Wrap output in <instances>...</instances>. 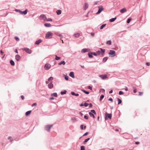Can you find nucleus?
I'll list each match as a JSON object with an SVG mask.
<instances>
[{
	"mask_svg": "<svg viewBox=\"0 0 150 150\" xmlns=\"http://www.w3.org/2000/svg\"><path fill=\"white\" fill-rule=\"evenodd\" d=\"M53 33L51 32H48L45 34V38L46 39H50L52 38Z\"/></svg>",
	"mask_w": 150,
	"mask_h": 150,
	"instance_id": "1",
	"label": "nucleus"
},
{
	"mask_svg": "<svg viewBox=\"0 0 150 150\" xmlns=\"http://www.w3.org/2000/svg\"><path fill=\"white\" fill-rule=\"evenodd\" d=\"M53 126L52 125H48L45 127V129L47 131L50 132V129Z\"/></svg>",
	"mask_w": 150,
	"mask_h": 150,
	"instance_id": "2",
	"label": "nucleus"
},
{
	"mask_svg": "<svg viewBox=\"0 0 150 150\" xmlns=\"http://www.w3.org/2000/svg\"><path fill=\"white\" fill-rule=\"evenodd\" d=\"M22 49L23 50L25 51L26 52L29 54H30L31 53V50L28 48L24 47Z\"/></svg>",
	"mask_w": 150,
	"mask_h": 150,
	"instance_id": "3",
	"label": "nucleus"
},
{
	"mask_svg": "<svg viewBox=\"0 0 150 150\" xmlns=\"http://www.w3.org/2000/svg\"><path fill=\"white\" fill-rule=\"evenodd\" d=\"M51 67V65L49 64H46L44 66V69L46 70H49Z\"/></svg>",
	"mask_w": 150,
	"mask_h": 150,
	"instance_id": "4",
	"label": "nucleus"
},
{
	"mask_svg": "<svg viewBox=\"0 0 150 150\" xmlns=\"http://www.w3.org/2000/svg\"><path fill=\"white\" fill-rule=\"evenodd\" d=\"M99 8L96 14H99L103 10V8L102 6H98Z\"/></svg>",
	"mask_w": 150,
	"mask_h": 150,
	"instance_id": "5",
	"label": "nucleus"
},
{
	"mask_svg": "<svg viewBox=\"0 0 150 150\" xmlns=\"http://www.w3.org/2000/svg\"><path fill=\"white\" fill-rule=\"evenodd\" d=\"M40 19L41 20H43L44 21H46L47 17L44 14H42L40 16Z\"/></svg>",
	"mask_w": 150,
	"mask_h": 150,
	"instance_id": "6",
	"label": "nucleus"
},
{
	"mask_svg": "<svg viewBox=\"0 0 150 150\" xmlns=\"http://www.w3.org/2000/svg\"><path fill=\"white\" fill-rule=\"evenodd\" d=\"M99 76L102 79H104L108 78L107 75L106 74L100 75Z\"/></svg>",
	"mask_w": 150,
	"mask_h": 150,
	"instance_id": "7",
	"label": "nucleus"
},
{
	"mask_svg": "<svg viewBox=\"0 0 150 150\" xmlns=\"http://www.w3.org/2000/svg\"><path fill=\"white\" fill-rule=\"evenodd\" d=\"M115 51L113 50H110V52H109L108 54L109 55H113V57H114L115 56Z\"/></svg>",
	"mask_w": 150,
	"mask_h": 150,
	"instance_id": "8",
	"label": "nucleus"
},
{
	"mask_svg": "<svg viewBox=\"0 0 150 150\" xmlns=\"http://www.w3.org/2000/svg\"><path fill=\"white\" fill-rule=\"evenodd\" d=\"M90 49L88 48L83 49L81 50V52L82 53H85L88 52L90 50Z\"/></svg>",
	"mask_w": 150,
	"mask_h": 150,
	"instance_id": "9",
	"label": "nucleus"
},
{
	"mask_svg": "<svg viewBox=\"0 0 150 150\" xmlns=\"http://www.w3.org/2000/svg\"><path fill=\"white\" fill-rule=\"evenodd\" d=\"M21 57L19 55L17 54L16 55L15 59L17 61H20L21 59Z\"/></svg>",
	"mask_w": 150,
	"mask_h": 150,
	"instance_id": "10",
	"label": "nucleus"
},
{
	"mask_svg": "<svg viewBox=\"0 0 150 150\" xmlns=\"http://www.w3.org/2000/svg\"><path fill=\"white\" fill-rule=\"evenodd\" d=\"M106 115V117H107L108 119H111L112 117V115L111 114H107Z\"/></svg>",
	"mask_w": 150,
	"mask_h": 150,
	"instance_id": "11",
	"label": "nucleus"
},
{
	"mask_svg": "<svg viewBox=\"0 0 150 150\" xmlns=\"http://www.w3.org/2000/svg\"><path fill=\"white\" fill-rule=\"evenodd\" d=\"M27 10L26 9L25 11H21L20 13L21 14H24V15H26L27 14Z\"/></svg>",
	"mask_w": 150,
	"mask_h": 150,
	"instance_id": "12",
	"label": "nucleus"
},
{
	"mask_svg": "<svg viewBox=\"0 0 150 150\" xmlns=\"http://www.w3.org/2000/svg\"><path fill=\"white\" fill-rule=\"evenodd\" d=\"M127 11V10L125 8H123L121 9L120 10V11L121 13H123Z\"/></svg>",
	"mask_w": 150,
	"mask_h": 150,
	"instance_id": "13",
	"label": "nucleus"
},
{
	"mask_svg": "<svg viewBox=\"0 0 150 150\" xmlns=\"http://www.w3.org/2000/svg\"><path fill=\"white\" fill-rule=\"evenodd\" d=\"M53 86V84L52 83H50L48 84V87L50 89H52Z\"/></svg>",
	"mask_w": 150,
	"mask_h": 150,
	"instance_id": "14",
	"label": "nucleus"
},
{
	"mask_svg": "<svg viewBox=\"0 0 150 150\" xmlns=\"http://www.w3.org/2000/svg\"><path fill=\"white\" fill-rule=\"evenodd\" d=\"M44 25L45 27H49L52 26V25L49 23H45L44 24Z\"/></svg>",
	"mask_w": 150,
	"mask_h": 150,
	"instance_id": "15",
	"label": "nucleus"
},
{
	"mask_svg": "<svg viewBox=\"0 0 150 150\" xmlns=\"http://www.w3.org/2000/svg\"><path fill=\"white\" fill-rule=\"evenodd\" d=\"M42 42V40L40 39L38 40H37L35 42V44L36 45H38L40 43Z\"/></svg>",
	"mask_w": 150,
	"mask_h": 150,
	"instance_id": "16",
	"label": "nucleus"
},
{
	"mask_svg": "<svg viewBox=\"0 0 150 150\" xmlns=\"http://www.w3.org/2000/svg\"><path fill=\"white\" fill-rule=\"evenodd\" d=\"M69 75L71 77L74 78V74L73 72H71L69 74Z\"/></svg>",
	"mask_w": 150,
	"mask_h": 150,
	"instance_id": "17",
	"label": "nucleus"
},
{
	"mask_svg": "<svg viewBox=\"0 0 150 150\" xmlns=\"http://www.w3.org/2000/svg\"><path fill=\"white\" fill-rule=\"evenodd\" d=\"M71 94L73 96H78L79 95V94L78 93H75L74 92H71Z\"/></svg>",
	"mask_w": 150,
	"mask_h": 150,
	"instance_id": "18",
	"label": "nucleus"
},
{
	"mask_svg": "<svg viewBox=\"0 0 150 150\" xmlns=\"http://www.w3.org/2000/svg\"><path fill=\"white\" fill-rule=\"evenodd\" d=\"M88 4L86 3H85V4L84 6V9L85 10H86L88 8Z\"/></svg>",
	"mask_w": 150,
	"mask_h": 150,
	"instance_id": "19",
	"label": "nucleus"
},
{
	"mask_svg": "<svg viewBox=\"0 0 150 150\" xmlns=\"http://www.w3.org/2000/svg\"><path fill=\"white\" fill-rule=\"evenodd\" d=\"M74 36L76 38H78L80 36V34L78 33L74 34Z\"/></svg>",
	"mask_w": 150,
	"mask_h": 150,
	"instance_id": "20",
	"label": "nucleus"
},
{
	"mask_svg": "<svg viewBox=\"0 0 150 150\" xmlns=\"http://www.w3.org/2000/svg\"><path fill=\"white\" fill-rule=\"evenodd\" d=\"M31 112V110H29V111H27L25 113V115L26 116H27L28 115H30V114Z\"/></svg>",
	"mask_w": 150,
	"mask_h": 150,
	"instance_id": "21",
	"label": "nucleus"
},
{
	"mask_svg": "<svg viewBox=\"0 0 150 150\" xmlns=\"http://www.w3.org/2000/svg\"><path fill=\"white\" fill-rule=\"evenodd\" d=\"M65 62L64 61H63L60 62L58 63V64L59 65H61V64L65 65Z\"/></svg>",
	"mask_w": 150,
	"mask_h": 150,
	"instance_id": "22",
	"label": "nucleus"
},
{
	"mask_svg": "<svg viewBox=\"0 0 150 150\" xmlns=\"http://www.w3.org/2000/svg\"><path fill=\"white\" fill-rule=\"evenodd\" d=\"M116 17H115L114 18H112L109 20V21H110V22H113L114 21L116 20Z\"/></svg>",
	"mask_w": 150,
	"mask_h": 150,
	"instance_id": "23",
	"label": "nucleus"
},
{
	"mask_svg": "<svg viewBox=\"0 0 150 150\" xmlns=\"http://www.w3.org/2000/svg\"><path fill=\"white\" fill-rule=\"evenodd\" d=\"M89 114L91 117H93V118H95V116L94 114L91 112H89Z\"/></svg>",
	"mask_w": 150,
	"mask_h": 150,
	"instance_id": "24",
	"label": "nucleus"
},
{
	"mask_svg": "<svg viewBox=\"0 0 150 150\" xmlns=\"http://www.w3.org/2000/svg\"><path fill=\"white\" fill-rule=\"evenodd\" d=\"M10 62L12 66H13L15 65L14 62L13 60H11L10 61Z\"/></svg>",
	"mask_w": 150,
	"mask_h": 150,
	"instance_id": "25",
	"label": "nucleus"
},
{
	"mask_svg": "<svg viewBox=\"0 0 150 150\" xmlns=\"http://www.w3.org/2000/svg\"><path fill=\"white\" fill-rule=\"evenodd\" d=\"M57 13V15H59L62 13V11L60 10H58L56 11Z\"/></svg>",
	"mask_w": 150,
	"mask_h": 150,
	"instance_id": "26",
	"label": "nucleus"
},
{
	"mask_svg": "<svg viewBox=\"0 0 150 150\" xmlns=\"http://www.w3.org/2000/svg\"><path fill=\"white\" fill-rule=\"evenodd\" d=\"M90 139V138H88L85 139V140L83 142V144H86V142H87L88 140H89Z\"/></svg>",
	"mask_w": 150,
	"mask_h": 150,
	"instance_id": "27",
	"label": "nucleus"
},
{
	"mask_svg": "<svg viewBox=\"0 0 150 150\" xmlns=\"http://www.w3.org/2000/svg\"><path fill=\"white\" fill-rule=\"evenodd\" d=\"M81 91H83L84 93H85L86 94H88L89 93V92L88 91H86L85 90H83V89H82L81 90Z\"/></svg>",
	"mask_w": 150,
	"mask_h": 150,
	"instance_id": "28",
	"label": "nucleus"
},
{
	"mask_svg": "<svg viewBox=\"0 0 150 150\" xmlns=\"http://www.w3.org/2000/svg\"><path fill=\"white\" fill-rule=\"evenodd\" d=\"M106 44H107L109 45H111V41L110 40H108V41H107L106 42Z\"/></svg>",
	"mask_w": 150,
	"mask_h": 150,
	"instance_id": "29",
	"label": "nucleus"
},
{
	"mask_svg": "<svg viewBox=\"0 0 150 150\" xmlns=\"http://www.w3.org/2000/svg\"><path fill=\"white\" fill-rule=\"evenodd\" d=\"M67 92L66 90H64V91H61L60 93L61 95H64Z\"/></svg>",
	"mask_w": 150,
	"mask_h": 150,
	"instance_id": "30",
	"label": "nucleus"
},
{
	"mask_svg": "<svg viewBox=\"0 0 150 150\" xmlns=\"http://www.w3.org/2000/svg\"><path fill=\"white\" fill-rule=\"evenodd\" d=\"M117 101L118 102V104H119L121 103L122 101H121V100L119 98H118L117 99Z\"/></svg>",
	"mask_w": 150,
	"mask_h": 150,
	"instance_id": "31",
	"label": "nucleus"
},
{
	"mask_svg": "<svg viewBox=\"0 0 150 150\" xmlns=\"http://www.w3.org/2000/svg\"><path fill=\"white\" fill-rule=\"evenodd\" d=\"M108 59L107 57H105L103 59V62H106Z\"/></svg>",
	"mask_w": 150,
	"mask_h": 150,
	"instance_id": "32",
	"label": "nucleus"
},
{
	"mask_svg": "<svg viewBox=\"0 0 150 150\" xmlns=\"http://www.w3.org/2000/svg\"><path fill=\"white\" fill-rule=\"evenodd\" d=\"M53 95V96H54L55 97H57V93H53L52 95Z\"/></svg>",
	"mask_w": 150,
	"mask_h": 150,
	"instance_id": "33",
	"label": "nucleus"
},
{
	"mask_svg": "<svg viewBox=\"0 0 150 150\" xmlns=\"http://www.w3.org/2000/svg\"><path fill=\"white\" fill-rule=\"evenodd\" d=\"M80 150H85V147L84 146H81Z\"/></svg>",
	"mask_w": 150,
	"mask_h": 150,
	"instance_id": "34",
	"label": "nucleus"
},
{
	"mask_svg": "<svg viewBox=\"0 0 150 150\" xmlns=\"http://www.w3.org/2000/svg\"><path fill=\"white\" fill-rule=\"evenodd\" d=\"M105 25L106 24H103L102 25L100 28V29H102L105 26Z\"/></svg>",
	"mask_w": 150,
	"mask_h": 150,
	"instance_id": "35",
	"label": "nucleus"
},
{
	"mask_svg": "<svg viewBox=\"0 0 150 150\" xmlns=\"http://www.w3.org/2000/svg\"><path fill=\"white\" fill-rule=\"evenodd\" d=\"M53 79V77L52 76H51L48 79V81H50L52 80Z\"/></svg>",
	"mask_w": 150,
	"mask_h": 150,
	"instance_id": "36",
	"label": "nucleus"
},
{
	"mask_svg": "<svg viewBox=\"0 0 150 150\" xmlns=\"http://www.w3.org/2000/svg\"><path fill=\"white\" fill-rule=\"evenodd\" d=\"M91 112H91L93 113L94 114H96V112L95 111V110H91Z\"/></svg>",
	"mask_w": 150,
	"mask_h": 150,
	"instance_id": "37",
	"label": "nucleus"
},
{
	"mask_svg": "<svg viewBox=\"0 0 150 150\" xmlns=\"http://www.w3.org/2000/svg\"><path fill=\"white\" fill-rule=\"evenodd\" d=\"M104 97V96L103 95H101L99 98L100 100H101Z\"/></svg>",
	"mask_w": 150,
	"mask_h": 150,
	"instance_id": "38",
	"label": "nucleus"
},
{
	"mask_svg": "<svg viewBox=\"0 0 150 150\" xmlns=\"http://www.w3.org/2000/svg\"><path fill=\"white\" fill-rule=\"evenodd\" d=\"M46 20L47 21H50V22L52 21V19L51 18H48L47 19H46Z\"/></svg>",
	"mask_w": 150,
	"mask_h": 150,
	"instance_id": "39",
	"label": "nucleus"
},
{
	"mask_svg": "<svg viewBox=\"0 0 150 150\" xmlns=\"http://www.w3.org/2000/svg\"><path fill=\"white\" fill-rule=\"evenodd\" d=\"M88 105L89 104L86 102L85 103H84V106L85 107L88 106Z\"/></svg>",
	"mask_w": 150,
	"mask_h": 150,
	"instance_id": "40",
	"label": "nucleus"
},
{
	"mask_svg": "<svg viewBox=\"0 0 150 150\" xmlns=\"http://www.w3.org/2000/svg\"><path fill=\"white\" fill-rule=\"evenodd\" d=\"M55 59L56 60H58L60 59V57L57 56V55H55Z\"/></svg>",
	"mask_w": 150,
	"mask_h": 150,
	"instance_id": "41",
	"label": "nucleus"
},
{
	"mask_svg": "<svg viewBox=\"0 0 150 150\" xmlns=\"http://www.w3.org/2000/svg\"><path fill=\"white\" fill-rule=\"evenodd\" d=\"M8 139L10 140V142H11L13 141V139L11 137H9L8 138Z\"/></svg>",
	"mask_w": 150,
	"mask_h": 150,
	"instance_id": "42",
	"label": "nucleus"
},
{
	"mask_svg": "<svg viewBox=\"0 0 150 150\" xmlns=\"http://www.w3.org/2000/svg\"><path fill=\"white\" fill-rule=\"evenodd\" d=\"M15 39L17 41H18L19 40V38L18 37H15Z\"/></svg>",
	"mask_w": 150,
	"mask_h": 150,
	"instance_id": "43",
	"label": "nucleus"
},
{
	"mask_svg": "<svg viewBox=\"0 0 150 150\" xmlns=\"http://www.w3.org/2000/svg\"><path fill=\"white\" fill-rule=\"evenodd\" d=\"M131 20V18H128L127 20V23H129Z\"/></svg>",
	"mask_w": 150,
	"mask_h": 150,
	"instance_id": "44",
	"label": "nucleus"
},
{
	"mask_svg": "<svg viewBox=\"0 0 150 150\" xmlns=\"http://www.w3.org/2000/svg\"><path fill=\"white\" fill-rule=\"evenodd\" d=\"M124 93V92L122 91H120L119 93V94L120 95H121Z\"/></svg>",
	"mask_w": 150,
	"mask_h": 150,
	"instance_id": "45",
	"label": "nucleus"
},
{
	"mask_svg": "<svg viewBox=\"0 0 150 150\" xmlns=\"http://www.w3.org/2000/svg\"><path fill=\"white\" fill-rule=\"evenodd\" d=\"M88 56L90 58H92L93 57V56L90 53L88 54Z\"/></svg>",
	"mask_w": 150,
	"mask_h": 150,
	"instance_id": "46",
	"label": "nucleus"
},
{
	"mask_svg": "<svg viewBox=\"0 0 150 150\" xmlns=\"http://www.w3.org/2000/svg\"><path fill=\"white\" fill-rule=\"evenodd\" d=\"M91 54H93L94 56H97L98 55L97 54L96 52H92L91 53Z\"/></svg>",
	"mask_w": 150,
	"mask_h": 150,
	"instance_id": "47",
	"label": "nucleus"
},
{
	"mask_svg": "<svg viewBox=\"0 0 150 150\" xmlns=\"http://www.w3.org/2000/svg\"><path fill=\"white\" fill-rule=\"evenodd\" d=\"M133 88V92L134 93H136V92H137V90L136 89L134 88V87Z\"/></svg>",
	"mask_w": 150,
	"mask_h": 150,
	"instance_id": "48",
	"label": "nucleus"
},
{
	"mask_svg": "<svg viewBox=\"0 0 150 150\" xmlns=\"http://www.w3.org/2000/svg\"><path fill=\"white\" fill-rule=\"evenodd\" d=\"M64 79L67 80H68L69 79V77L68 76H66L65 77Z\"/></svg>",
	"mask_w": 150,
	"mask_h": 150,
	"instance_id": "49",
	"label": "nucleus"
},
{
	"mask_svg": "<svg viewBox=\"0 0 150 150\" xmlns=\"http://www.w3.org/2000/svg\"><path fill=\"white\" fill-rule=\"evenodd\" d=\"M15 11L16 12H19V13H20V11H20V10H19V9H16L15 10Z\"/></svg>",
	"mask_w": 150,
	"mask_h": 150,
	"instance_id": "50",
	"label": "nucleus"
},
{
	"mask_svg": "<svg viewBox=\"0 0 150 150\" xmlns=\"http://www.w3.org/2000/svg\"><path fill=\"white\" fill-rule=\"evenodd\" d=\"M96 52L98 55L100 54V52L99 50L97 51Z\"/></svg>",
	"mask_w": 150,
	"mask_h": 150,
	"instance_id": "51",
	"label": "nucleus"
},
{
	"mask_svg": "<svg viewBox=\"0 0 150 150\" xmlns=\"http://www.w3.org/2000/svg\"><path fill=\"white\" fill-rule=\"evenodd\" d=\"M100 50L103 53L105 51V49L100 48Z\"/></svg>",
	"mask_w": 150,
	"mask_h": 150,
	"instance_id": "52",
	"label": "nucleus"
},
{
	"mask_svg": "<svg viewBox=\"0 0 150 150\" xmlns=\"http://www.w3.org/2000/svg\"><path fill=\"white\" fill-rule=\"evenodd\" d=\"M88 105H89V108H91L92 107V104L91 103L89 104Z\"/></svg>",
	"mask_w": 150,
	"mask_h": 150,
	"instance_id": "53",
	"label": "nucleus"
},
{
	"mask_svg": "<svg viewBox=\"0 0 150 150\" xmlns=\"http://www.w3.org/2000/svg\"><path fill=\"white\" fill-rule=\"evenodd\" d=\"M84 117L85 119H88V117L86 115H84Z\"/></svg>",
	"mask_w": 150,
	"mask_h": 150,
	"instance_id": "54",
	"label": "nucleus"
},
{
	"mask_svg": "<svg viewBox=\"0 0 150 150\" xmlns=\"http://www.w3.org/2000/svg\"><path fill=\"white\" fill-rule=\"evenodd\" d=\"M88 88L90 89L91 90H92V88L91 86H89L88 87Z\"/></svg>",
	"mask_w": 150,
	"mask_h": 150,
	"instance_id": "55",
	"label": "nucleus"
},
{
	"mask_svg": "<svg viewBox=\"0 0 150 150\" xmlns=\"http://www.w3.org/2000/svg\"><path fill=\"white\" fill-rule=\"evenodd\" d=\"M37 105V103H34L32 104V106H36Z\"/></svg>",
	"mask_w": 150,
	"mask_h": 150,
	"instance_id": "56",
	"label": "nucleus"
},
{
	"mask_svg": "<svg viewBox=\"0 0 150 150\" xmlns=\"http://www.w3.org/2000/svg\"><path fill=\"white\" fill-rule=\"evenodd\" d=\"M83 125H81L80 126V127H81V129H83Z\"/></svg>",
	"mask_w": 150,
	"mask_h": 150,
	"instance_id": "57",
	"label": "nucleus"
},
{
	"mask_svg": "<svg viewBox=\"0 0 150 150\" xmlns=\"http://www.w3.org/2000/svg\"><path fill=\"white\" fill-rule=\"evenodd\" d=\"M88 133V132H86V133H85L83 135V136H86V135H87Z\"/></svg>",
	"mask_w": 150,
	"mask_h": 150,
	"instance_id": "58",
	"label": "nucleus"
},
{
	"mask_svg": "<svg viewBox=\"0 0 150 150\" xmlns=\"http://www.w3.org/2000/svg\"><path fill=\"white\" fill-rule=\"evenodd\" d=\"M146 65H147V66H149L150 64L149 62H147V63H146Z\"/></svg>",
	"mask_w": 150,
	"mask_h": 150,
	"instance_id": "59",
	"label": "nucleus"
},
{
	"mask_svg": "<svg viewBox=\"0 0 150 150\" xmlns=\"http://www.w3.org/2000/svg\"><path fill=\"white\" fill-rule=\"evenodd\" d=\"M76 119L75 117H74L73 118H72V120L74 121H76Z\"/></svg>",
	"mask_w": 150,
	"mask_h": 150,
	"instance_id": "60",
	"label": "nucleus"
},
{
	"mask_svg": "<svg viewBox=\"0 0 150 150\" xmlns=\"http://www.w3.org/2000/svg\"><path fill=\"white\" fill-rule=\"evenodd\" d=\"M21 97L22 100H23L24 99V96L23 95L21 96Z\"/></svg>",
	"mask_w": 150,
	"mask_h": 150,
	"instance_id": "61",
	"label": "nucleus"
},
{
	"mask_svg": "<svg viewBox=\"0 0 150 150\" xmlns=\"http://www.w3.org/2000/svg\"><path fill=\"white\" fill-rule=\"evenodd\" d=\"M139 96L142 95L143 94V93L142 92H139Z\"/></svg>",
	"mask_w": 150,
	"mask_h": 150,
	"instance_id": "62",
	"label": "nucleus"
},
{
	"mask_svg": "<svg viewBox=\"0 0 150 150\" xmlns=\"http://www.w3.org/2000/svg\"><path fill=\"white\" fill-rule=\"evenodd\" d=\"M108 100H110V101H112L113 100H112V98H110L108 99Z\"/></svg>",
	"mask_w": 150,
	"mask_h": 150,
	"instance_id": "63",
	"label": "nucleus"
},
{
	"mask_svg": "<svg viewBox=\"0 0 150 150\" xmlns=\"http://www.w3.org/2000/svg\"><path fill=\"white\" fill-rule=\"evenodd\" d=\"M125 91H127L128 90V88L126 87H125Z\"/></svg>",
	"mask_w": 150,
	"mask_h": 150,
	"instance_id": "64",
	"label": "nucleus"
}]
</instances>
